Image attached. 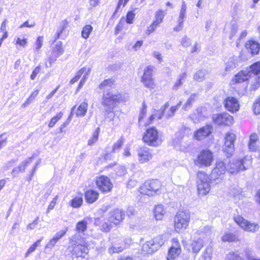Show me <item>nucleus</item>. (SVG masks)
Segmentation results:
<instances>
[{"label":"nucleus","mask_w":260,"mask_h":260,"mask_svg":"<svg viewBox=\"0 0 260 260\" xmlns=\"http://www.w3.org/2000/svg\"><path fill=\"white\" fill-rule=\"evenodd\" d=\"M114 80L112 79L105 80L99 85V88L104 90L103 96L102 105L104 109H114L119 104L125 102L128 99L127 94H122L115 92L109 89L114 85Z\"/></svg>","instance_id":"f257e3e1"},{"label":"nucleus","mask_w":260,"mask_h":260,"mask_svg":"<svg viewBox=\"0 0 260 260\" xmlns=\"http://www.w3.org/2000/svg\"><path fill=\"white\" fill-rule=\"evenodd\" d=\"M87 243L85 239L77 234H75L70 240V245L68 250L72 258H85L88 253Z\"/></svg>","instance_id":"f03ea898"},{"label":"nucleus","mask_w":260,"mask_h":260,"mask_svg":"<svg viewBox=\"0 0 260 260\" xmlns=\"http://www.w3.org/2000/svg\"><path fill=\"white\" fill-rule=\"evenodd\" d=\"M212 234L210 226L201 227L191 237L190 247L191 252L197 255L204 246L202 238L210 237Z\"/></svg>","instance_id":"7ed1b4c3"},{"label":"nucleus","mask_w":260,"mask_h":260,"mask_svg":"<svg viewBox=\"0 0 260 260\" xmlns=\"http://www.w3.org/2000/svg\"><path fill=\"white\" fill-rule=\"evenodd\" d=\"M161 187V183L158 180H148L140 187L139 191L144 195L153 196L160 192Z\"/></svg>","instance_id":"20e7f679"},{"label":"nucleus","mask_w":260,"mask_h":260,"mask_svg":"<svg viewBox=\"0 0 260 260\" xmlns=\"http://www.w3.org/2000/svg\"><path fill=\"white\" fill-rule=\"evenodd\" d=\"M252 160L251 157L246 156L242 159L228 160V172L231 174H237L240 171L247 169L251 166Z\"/></svg>","instance_id":"39448f33"},{"label":"nucleus","mask_w":260,"mask_h":260,"mask_svg":"<svg viewBox=\"0 0 260 260\" xmlns=\"http://www.w3.org/2000/svg\"><path fill=\"white\" fill-rule=\"evenodd\" d=\"M190 213L188 211H179L174 218V229L177 233L186 230L190 222Z\"/></svg>","instance_id":"423d86ee"},{"label":"nucleus","mask_w":260,"mask_h":260,"mask_svg":"<svg viewBox=\"0 0 260 260\" xmlns=\"http://www.w3.org/2000/svg\"><path fill=\"white\" fill-rule=\"evenodd\" d=\"M228 160H218L215 163V167L211 173V179L214 181H220L223 177L226 171H228Z\"/></svg>","instance_id":"0eeeda50"},{"label":"nucleus","mask_w":260,"mask_h":260,"mask_svg":"<svg viewBox=\"0 0 260 260\" xmlns=\"http://www.w3.org/2000/svg\"><path fill=\"white\" fill-rule=\"evenodd\" d=\"M64 53V49L62 47V43L60 41L56 42L51 48V53L48 55L45 63L46 68H50L54 63L58 57Z\"/></svg>","instance_id":"6e6552de"},{"label":"nucleus","mask_w":260,"mask_h":260,"mask_svg":"<svg viewBox=\"0 0 260 260\" xmlns=\"http://www.w3.org/2000/svg\"><path fill=\"white\" fill-rule=\"evenodd\" d=\"M197 176L198 193L203 196L206 195L209 193L211 189L209 178L206 174L202 172H198Z\"/></svg>","instance_id":"1a4fd4ad"},{"label":"nucleus","mask_w":260,"mask_h":260,"mask_svg":"<svg viewBox=\"0 0 260 260\" xmlns=\"http://www.w3.org/2000/svg\"><path fill=\"white\" fill-rule=\"evenodd\" d=\"M213 160V153L208 149L202 150L195 160V164L199 167H209Z\"/></svg>","instance_id":"9d476101"},{"label":"nucleus","mask_w":260,"mask_h":260,"mask_svg":"<svg viewBox=\"0 0 260 260\" xmlns=\"http://www.w3.org/2000/svg\"><path fill=\"white\" fill-rule=\"evenodd\" d=\"M144 142L150 146H156L159 145L161 141L158 139V133L154 127L148 128L144 133L143 137Z\"/></svg>","instance_id":"9b49d317"},{"label":"nucleus","mask_w":260,"mask_h":260,"mask_svg":"<svg viewBox=\"0 0 260 260\" xmlns=\"http://www.w3.org/2000/svg\"><path fill=\"white\" fill-rule=\"evenodd\" d=\"M234 220L241 229L246 232L255 233L259 229L257 223L251 222L239 215L235 217Z\"/></svg>","instance_id":"f8f14e48"},{"label":"nucleus","mask_w":260,"mask_h":260,"mask_svg":"<svg viewBox=\"0 0 260 260\" xmlns=\"http://www.w3.org/2000/svg\"><path fill=\"white\" fill-rule=\"evenodd\" d=\"M96 185L99 190L103 193H107L111 190L113 184L107 176L101 175L96 178Z\"/></svg>","instance_id":"ddd939ff"},{"label":"nucleus","mask_w":260,"mask_h":260,"mask_svg":"<svg viewBox=\"0 0 260 260\" xmlns=\"http://www.w3.org/2000/svg\"><path fill=\"white\" fill-rule=\"evenodd\" d=\"M214 122L219 125L230 126L233 123V116L226 113L214 114L212 116Z\"/></svg>","instance_id":"4468645a"},{"label":"nucleus","mask_w":260,"mask_h":260,"mask_svg":"<svg viewBox=\"0 0 260 260\" xmlns=\"http://www.w3.org/2000/svg\"><path fill=\"white\" fill-rule=\"evenodd\" d=\"M181 103L182 102L180 101L176 106H172L169 108V103H166L160 109L161 113L159 114L158 119H160L163 116L167 119L172 117L176 110L180 107Z\"/></svg>","instance_id":"2eb2a0df"},{"label":"nucleus","mask_w":260,"mask_h":260,"mask_svg":"<svg viewBox=\"0 0 260 260\" xmlns=\"http://www.w3.org/2000/svg\"><path fill=\"white\" fill-rule=\"evenodd\" d=\"M165 16V13L164 11L161 9H159L157 10L155 13V19L152 24L148 27L146 30V33L148 35H150L159 26V24L162 22Z\"/></svg>","instance_id":"dca6fc26"},{"label":"nucleus","mask_w":260,"mask_h":260,"mask_svg":"<svg viewBox=\"0 0 260 260\" xmlns=\"http://www.w3.org/2000/svg\"><path fill=\"white\" fill-rule=\"evenodd\" d=\"M224 105L226 109L232 113L238 111L240 108L238 100L233 96L226 98L224 101Z\"/></svg>","instance_id":"f3484780"},{"label":"nucleus","mask_w":260,"mask_h":260,"mask_svg":"<svg viewBox=\"0 0 260 260\" xmlns=\"http://www.w3.org/2000/svg\"><path fill=\"white\" fill-rule=\"evenodd\" d=\"M212 127L207 125L195 131L194 138L196 140L201 141L208 137L212 133Z\"/></svg>","instance_id":"a211bd4d"},{"label":"nucleus","mask_w":260,"mask_h":260,"mask_svg":"<svg viewBox=\"0 0 260 260\" xmlns=\"http://www.w3.org/2000/svg\"><path fill=\"white\" fill-rule=\"evenodd\" d=\"M208 116L206 108L205 107H199L196 111L191 115L190 118L194 123L204 120Z\"/></svg>","instance_id":"6ab92c4d"},{"label":"nucleus","mask_w":260,"mask_h":260,"mask_svg":"<svg viewBox=\"0 0 260 260\" xmlns=\"http://www.w3.org/2000/svg\"><path fill=\"white\" fill-rule=\"evenodd\" d=\"M124 212L120 209H116L111 212L109 221L115 225L119 224L124 218Z\"/></svg>","instance_id":"aec40b11"},{"label":"nucleus","mask_w":260,"mask_h":260,"mask_svg":"<svg viewBox=\"0 0 260 260\" xmlns=\"http://www.w3.org/2000/svg\"><path fill=\"white\" fill-rule=\"evenodd\" d=\"M152 158V154L149 149L144 147L138 150V159L140 163L147 162Z\"/></svg>","instance_id":"412c9836"},{"label":"nucleus","mask_w":260,"mask_h":260,"mask_svg":"<svg viewBox=\"0 0 260 260\" xmlns=\"http://www.w3.org/2000/svg\"><path fill=\"white\" fill-rule=\"evenodd\" d=\"M34 159V155L27 158L19 165V166L14 168L11 172L12 175L14 177L20 173L25 172V169L32 163Z\"/></svg>","instance_id":"4be33fe9"},{"label":"nucleus","mask_w":260,"mask_h":260,"mask_svg":"<svg viewBox=\"0 0 260 260\" xmlns=\"http://www.w3.org/2000/svg\"><path fill=\"white\" fill-rule=\"evenodd\" d=\"M187 7L185 2H183L178 19V25L174 27V30L176 31L181 30L183 28L184 19L186 17Z\"/></svg>","instance_id":"5701e85b"},{"label":"nucleus","mask_w":260,"mask_h":260,"mask_svg":"<svg viewBox=\"0 0 260 260\" xmlns=\"http://www.w3.org/2000/svg\"><path fill=\"white\" fill-rule=\"evenodd\" d=\"M250 77V74H249V71L245 69L235 75L232 80V82L235 83H241L246 81Z\"/></svg>","instance_id":"b1692460"},{"label":"nucleus","mask_w":260,"mask_h":260,"mask_svg":"<svg viewBox=\"0 0 260 260\" xmlns=\"http://www.w3.org/2000/svg\"><path fill=\"white\" fill-rule=\"evenodd\" d=\"M238 63V57L233 56L230 57L225 63L224 74H226L235 69Z\"/></svg>","instance_id":"393cba45"},{"label":"nucleus","mask_w":260,"mask_h":260,"mask_svg":"<svg viewBox=\"0 0 260 260\" xmlns=\"http://www.w3.org/2000/svg\"><path fill=\"white\" fill-rule=\"evenodd\" d=\"M246 49L252 55L258 54L260 45L259 43L255 41L250 40L245 44Z\"/></svg>","instance_id":"a878e982"},{"label":"nucleus","mask_w":260,"mask_h":260,"mask_svg":"<svg viewBox=\"0 0 260 260\" xmlns=\"http://www.w3.org/2000/svg\"><path fill=\"white\" fill-rule=\"evenodd\" d=\"M169 239L167 235H161L155 237L152 241L155 246L154 249L158 250Z\"/></svg>","instance_id":"bb28decb"},{"label":"nucleus","mask_w":260,"mask_h":260,"mask_svg":"<svg viewBox=\"0 0 260 260\" xmlns=\"http://www.w3.org/2000/svg\"><path fill=\"white\" fill-rule=\"evenodd\" d=\"M99 196L98 192L93 190H89L85 193V199L87 203L92 204L98 200Z\"/></svg>","instance_id":"cd10ccee"},{"label":"nucleus","mask_w":260,"mask_h":260,"mask_svg":"<svg viewBox=\"0 0 260 260\" xmlns=\"http://www.w3.org/2000/svg\"><path fill=\"white\" fill-rule=\"evenodd\" d=\"M153 212L156 220H162L166 214V210L162 205H157L155 206Z\"/></svg>","instance_id":"c85d7f7f"},{"label":"nucleus","mask_w":260,"mask_h":260,"mask_svg":"<svg viewBox=\"0 0 260 260\" xmlns=\"http://www.w3.org/2000/svg\"><path fill=\"white\" fill-rule=\"evenodd\" d=\"M258 140V136L254 133L250 135L248 143L249 149L251 151H256L257 150V142Z\"/></svg>","instance_id":"c756f323"},{"label":"nucleus","mask_w":260,"mask_h":260,"mask_svg":"<svg viewBox=\"0 0 260 260\" xmlns=\"http://www.w3.org/2000/svg\"><path fill=\"white\" fill-rule=\"evenodd\" d=\"M88 104L86 101L82 102L78 107L75 113L77 117H84L87 110Z\"/></svg>","instance_id":"7c9ffc66"},{"label":"nucleus","mask_w":260,"mask_h":260,"mask_svg":"<svg viewBox=\"0 0 260 260\" xmlns=\"http://www.w3.org/2000/svg\"><path fill=\"white\" fill-rule=\"evenodd\" d=\"M154 248H155V246L154 245L153 242L151 240L147 241L142 245V250L144 253H151L157 250V249H154Z\"/></svg>","instance_id":"2f4dec72"},{"label":"nucleus","mask_w":260,"mask_h":260,"mask_svg":"<svg viewBox=\"0 0 260 260\" xmlns=\"http://www.w3.org/2000/svg\"><path fill=\"white\" fill-rule=\"evenodd\" d=\"M222 149L224 152L226 153L228 157L231 156L235 150L234 143L224 141V144L223 146Z\"/></svg>","instance_id":"473e14b6"},{"label":"nucleus","mask_w":260,"mask_h":260,"mask_svg":"<svg viewBox=\"0 0 260 260\" xmlns=\"http://www.w3.org/2000/svg\"><path fill=\"white\" fill-rule=\"evenodd\" d=\"M246 69L249 71V74H250V77H251L252 75H258L260 73V62H255Z\"/></svg>","instance_id":"72a5a7b5"},{"label":"nucleus","mask_w":260,"mask_h":260,"mask_svg":"<svg viewBox=\"0 0 260 260\" xmlns=\"http://www.w3.org/2000/svg\"><path fill=\"white\" fill-rule=\"evenodd\" d=\"M221 240L223 242H235L239 240L238 237L232 233L226 232L222 237Z\"/></svg>","instance_id":"f704fd0d"},{"label":"nucleus","mask_w":260,"mask_h":260,"mask_svg":"<svg viewBox=\"0 0 260 260\" xmlns=\"http://www.w3.org/2000/svg\"><path fill=\"white\" fill-rule=\"evenodd\" d=\"M181 252V249H176L173 247H170L168 251V254L167 257V260H174Z\"/></svg>","instance_id":"c9c22d12"},{"label":"nucleus","mask_w":260,"mask_h":260,"mask_svg":"<svg viewBox=\"0 0 260 260\" xmlns=\"http://www.w3.org/2000/svg\"><path fill=\"white\" fill-rule=\"evenodd\" d=\"M43 237H41L40 239L37 240L33 244H32L29 247V248H28V249L27 250V252L25 253V257H27L30 254L34 252L37 248V247L41 246V243L43 240Z\"/></svg>","instance_id":"e433bc0d"},{"label":"nucleus","mask_w":260,"mask_h":260,"mask_svg":"<svg viewBox=\"0 0 260 260\" xmlns=\"http://www.w3.org/2000/svg\"><path fill=\"white\" fill-rule=\"evenodd\" d=\"M197 97V94L196 93L191 94L187 99L186 103L184 104L182 108L185 110H187L190 109L193 103L196 101Z\"/></svg>","instance_id":"4c0bfd02"},{"label":"nucleus","mask_w":260,"mask_h":260,"mask_svg":"<svg viewBox=\"0 0 260 260\" xmlns=\"http://www.w3.org/2000/svg\"><path fill=\"white\" fill-rule=\"evenodd\" d=\"M186 77V73H183L181 74L178 78L177 81L174 83V85L173 86V89L177 90L182 85L183 83L184 82L185 79Z\"/></svg>","instance_id":"58836bf2"},{"label":"nucleus","mask_w":260,"mask_h":260,"mask_svg":"<svg viewBox=\"0 0 260 260\" xmlns=\"http://www.w3.org/2000/svg\"><path fill=\"white\" fill-rule=\"evenodd\" d=\"M100 132V127H98L93 133L91 138H90L87 142L88 146H92L99 139V134Z\"/></svg>","instance_id":"ea45409f"},{"label":"nucleus","mask_w":260,"mask_h":260,"mask_svg":"<svg viewBox=\"0 0 260 260\" xmlns=\"http://www.w3.org/2000/svg\"><path fill=\"white\" fill-rule=\"evenodd\" d=\"M142 82L144 85L147 88L154 89L155 87L153 78H142Z\"/></svg>","instance_id":"a19ab883"},{"label":"nucleus","mask_w":260,"mask_h":260,"mask_svg":"<svg viewBox=\"0 0 260 260\" xmlns=\"http://www.w3.org/2000/svg\"><path fill=\"white\" fill-rule=\"evenodd\" d=\"M93 30V27L89 24L84 26L81 31V36L83 38L87 39Z\"/></svg>","instance_id":"79ce46f5"},{"label":"nucleus","mask_w":260,"mask_h":260,"mask_svg":"<svg viewBox=\"0 0 260 260\" xmlns=\"http://www.w3.org/2000/svg\"><path fill=\"white\" fill-rule=\"evenodd\" d=\"M91 69L90 68L83 67L76 74V77L79 79L81 76L83 75V77L88 78L90 73Z\"/></svg>","instance_id":"37998d69"},{"label":"nucleus","mask_w":260,"mask_h":260,"mask_svg":"<svg viewBox=\"0 0 260 260\" xmlns=\"http://www.w3.org/2000/svg\"><path fill=\"white\" fill-rule=\"evenodd\" d=\"M124 143V139L121 137L118 140H117L112 146L111 152L116 153L118 152L121 149V147Z\"/></svg>","instance_id":"c03bdc74"},{"label":"nucleus","mask_w":260,"mask_h":260,"mask_svg":"<svg viewBox=\"0 0 260 260\" xmlns=\"http://www.w3.org/2000/svg\"><path fill=\"white\" fill-rule=\"evenodd\" d=\"M87 222L84 220L79 221L76 227V230L78 233L77 234L79 235V233L84 232L87 229Z\"/></svg>","instance_id":"a18cd8bd"},{"label":"nucleus","mask_w":260,"mask_h":260,"mask_svg":"<svg viewBox=\"0 0 260 260\" xmlns=\"http://www.w3.org/2000/svg\"><path fill=\"white\" fill-rule=\"evenodd\" d=\"M207 74L205 70H201L198 71L193 76V79L197 81L201 82L205 79V77Z\"/></svg>","instance_id":"49530a36"},{"label":"nucleus","mask_w":260,"mask_h":260,"mask_svg":"<svg viewBox=\"0 0 260 260\" xmlns=\"http://www.w3.org/2000/svg\"><path fill=\"white\" fill-rule=\"evenodd\" d=\"M63 116V113L61 112L58 113L55 116L52 117L49 124L48 126L50 128L53 127L55 124L59 121Z\"/></svg>","instance_id":"de8ad7c7"},{"label":"nucleus","mask_w":260,"mask_h":260,"mask_svg":"<svg viewBox=\"0 0 260 260\" xmlns=\"http://www.w3.org/2000/svg\"><path fill=\"white\" fill-rule=\"evenodd\" d=\"M83 203V199L80 197H76L71 201V205L73 208H77L80 207Z\"/></svg>","instance_id":"09e8293b"},{"label":"nucleus","mask_w":260,"mask_h":260,"mask_svg":"<svg viewBox=\"0 0 260 260\" xmlns=\"http://www.w3.org/2000/svg\"><path fill=\"white\" fill-rule=\"evenodd\" d=\"M154 67L152 66H148L145 69L142 78H152V72Z\"/></svg>","instance_id":"8fccbe9b"},{"label":"nucleus","mask_w":260,"mask_h":260,"mask_svg":"<svg viewBox=\"0 0 260 260\" xmlns=\"http://www.w3.org/2000/svg\"><path fill=\"white\" fill-rule=\"evenodd\" d=\"M212 250L210 248H207L204 251L200 260H211Z\"/></svg>","instance_id":"3c124183"},{"label":"nucleus","mask_w":260,"mask_h":260,"mask_svg":"<svg viewBox=\"0 0 260 260\" xmlns=\"http://www.w3.org/2000/svg\"><path fill=\"white\" fill-rule=\"evenodd\" d=\"M225 260H242V257L237 252H231L226 255Z\"/></svg>","instance_id":"603ef678"},{"label":"nucleus","mask_w":260,"mask_h":260,"mask_svg":"<svg viewBox=\"0 0 260 260\" xmlns=\"http://www.w3.org/2000/svg\"><path fill=\"white\" fill-rule=\"evenodd\" d=\"M253 110L255 115H258L260 113V96L253 103Z\"/></svg>","instance_id":"864d4df0"},{"label":"nucleus","mask_w":260,"mask_h":260,"mask_svg":"<svg viewBox=\"0 0 260 260\" xmlns=\"http://www.w3.org/2000/svg\"><path fill=\"white\" fill-rule=\"evenodd\" d=\"M68 228H66L63 230H61L56 233V234L53 237L56 239L58 241L63 237L68 231Z\"/></svg>","instance_id":"5fc2aeb1"},{"label":"nucleus","mask_w":260,"mask_h":260,"mask_svg":"<svg viewBox=\"0 0 260 260\" xmlns=\"http://www.w3.org/2000/svg\"><path fill=\"white\" fill-rule=\"evenodd\" d=\"M116 174L118 176L122 177L124 176L126 174V170L123 166H119L116 168Z\"/></svg>","instance_id":"6e6d98bb"},{"label":"nucleus","mask_w":260,"mask_h":260,"mask_svg":"<svg viewBox=\"0 0 260 260\" xmlns=\"http://www.w3.org/2000/svg\"><path fill=\"white\" fill-rule=\"evenodd\" d=\"M125 248H126V246H125V247L112 246L109 249L108 251L110 254H112V253H119V252H122Z\"/></svg>","instance_id":"4d7b16f0"},{"label":"nucleus","mask_w":260,"mask_h":260,"mask_svg":"<svg viewBox=\"0 0 260 260\" xmlns=\"http://www.w3.org/2000/svg\"><path fill=\"white\" fill-rule=\"evenodd\" d=\"M113 110L114 109H110L109 110V109H105L106 118L109 119L110 121L113 120L115 115Z\"/></svg>","instance_id":"13d9d810"},{"label":"nucleus","mask_w":260,"mask_h":260,"mask_svg":"<svg viewBox=\"0 0 260 260\" xmlns=\"http://www.w3.org/2000/svg\"><path fill=\"white\" fill-rule=\"evenodd\" d=\"M124 23V18H121L115 28V34L116 35H118L119 32L122 29Z\"/></svg>","instance_id":"bf43d9fd"},{"label":"nucleus","mask_w":260,"mask_h":260,"mask_svg":"<svg viewBox=\"0 0 260 260\" xmlns=\"http://www.w3.org/2000/svg\"><path fill=\"white\" fill-rule=\"evenodd\" d=\"M146 112H147L146 105V104L144 102H143V107L140 111L139 116V122L140 123H141L142 119L146 115Z\"/></svg>","instance_id":"052dcab7"},{"label":"nucleus","mask_w":260,"mask_h":260,"mask_svg":"<svg viewBox=\"0 0 260 260\" xmlns=\"http://www.w3.org/2000/svg\"><path fill=\"white\" fill-rule=\"evenodd\" d=\"M236 139V135L232 133H228L225 136L224 141H229L234 143Z\"/></svg>","instance_id":"680f3d73"},{"label":"nucleus","mask_w":260,"mask_h":260,"mask_svg":"<svg viewBox=\"0 0 260 260\" xmlns=\"http://www.w3.org/2000/svg\"><path fill=\"white\" fill-rule=\"evenodd\" d=\"M111 223H108V222L105 221L101 225V230L105 232H108L110 231L112 228Z\"/></svg>","instance_id":"e2e57ef3"},{"label":"nucleus","mask_w":260,"mask_h":260,"mask_svg":"<svg viewBox=\"0 0 260 260\" xmlns=\"http://www.w3.org/2000/svg\"><path fill=\"white\" fill-rule=\"evenodd\" d=\"M44 38L43 36H39L38 37L36 42V50L39 51L43 45Z\"/></svg>","instance_id":"0e129e2a"},{"label":"nucleus","mask_w":260,"mask_h":260,"mask_svg":"<svg viewBox=\"0 0 260 260\" xmlns=\"http://www.w3.org/2000/svg\"><path fill=\"white\" fill-rule=\"evenodd\" d=\"M39 219V217H37L36 218V219L31 223L28 224L27 225V227H26L27 229L28 230H34L35 229H36L37 226L38 224Z\"/></svg>","instance_id":"69168bd1"},{"label":"nucleus","mask_w":260,"mask_h":260,"mask_svg":"<svg viewBox=\"0 0 260 260\" xmlns=\"http://www.w3.org/2000/svg\"><path fill=\"white\" fill-rule=\"evenodd\" d=\"M135 16V14L133 11H129L126 15V22L129 24L133 23Z\"/></svg>","instance_id":"338daca9"},{"label":"nucleus","mask_w":260,"mask_h":260,"mask_svg":"<svg viewBox=\"0 0 260 260\" xmlns=\"http://www.w3.org/2000/svg\"><path fill=\"white\" fill-rule=\"evenodd\" d=\"M57 242L58 241L56 239H55L54 237H52V238H51L46 245L45 249H52V248L55 246Z\"/></svg>","instance_id":"774afa93"}]
</instances>
